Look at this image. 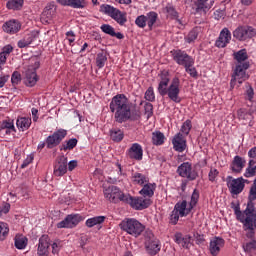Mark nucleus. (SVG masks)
Segmentation results:
<instances>
[{"instance_id": "nucleus-1", "label": "nucleus", "mask_w": 256, "mask_h": 256, "mask_svg": "<svg viewBox=\"0 0 256 256\" xmlns=\"http://www.w3.org/2000/svg\"><path fill=\"white\" fill-rule=\"evenodd\" d=\"M133 103L125 94H117L110 102V111L114 113L116 123H125V121H137L141 119V111L133 110Z\"/></svg>"}, {"instance_id": "nucleus-2", "label": "nucleus", "mask_w": 256, "mask_h": 256, "mask_svg": "<svg viewBox=\"0 0 256 256\" xmlns=\"http://www.w3.org/2000/svg\"><path fill=\"white\" fill-rule=\"evenodd\" d=\"M234 213L240 223H243L245 229L253 231L256 228V209L254 202H248L244 212H241L239 205L233 207Z\"/></svg>"}, {"instance_id": "nucleus-3", "label": "nucleus", "mask_w": 256, "mask_h": 256, "mask_svg": "<svg viewBox=\"0 0 256 256\" xmlns=\"http://www.w3.org/2000/svg\"><path fill=\"white\" fill-rule=\"evenodd\" d=\"M122 231L131 235V237H140V235L145 231V225L135 218H125L119 224Z\"/></svg>"}, {"instance_id": "nucleus-4", "label": "nucleus", "mask_w": 256, "mask_h": 256, "mask_svg": "<svg viewBox=\"0 0 256 256\" xmlns=\"http://www.w3.org/2000/svg\"><path fill=\"white\" fill-rule=\"evenodd\" d=\"M247 69H249V62H243V64H237L234 72L232 74V79L230 81L231 89H235V85L239 83L241 85L244 81L249 79L247 75Z\"/></svg>"}, {"instance_id": "nucleus-5", "label": "nucleus", "mask_w": 256, "mask_h": 256, "mask_svg": "<svg viewBox=\"0 0 256 256\" xmlns=\"http://www.w3.org/2000/svg\"><path fill=\"white\" fill-rule=\"evenodd\" d=\"M100 11L114 19L118 25H124L127 23V14L109 4L101 5Z\"/></svg>"}, {"instance_id": "nucleus-6", "label": "nucleus", "mask_w": 256, "mask_h": 256, "mask_svg": "<svg viewBox=\"0 0 256 256\" xmlns=\"http://www.w3.org/2000/svg\"><path fill=\"white\" fill-rule=\"evenodd\" d=\"M226 183L231 195H239L243 193L245 183H249V180L243 177L233 178V176H227Z\"/></svg>"}, {"instance_id": "nucleus-7", "label": "nucleus", "mask_w": 256, "mask_h": 256, "mask_svg": "<svg viewBox=\"0 0 256 256\" xmlns=\"http://www.w3.org/2000/svg\"><path fill=\"white\" fill-rule=\"evenodd\" d=\"M104 197L110 201V203H119V201L126 203V201H128V195H125L117 186L106 188L104 190Z\"/></svg>"}, {"instance_id": "nucleus-8", "label": "nucleus", "mask_w": 256, "mask_h": 256, "mask_svg": "<svg viewBox=\"0 0 256 256\" xmlns=\"http://www.w3.org/2000/svg\"><path fill=\"white\" fill-rule=\"evenodd\" d=\"M157 12H149L146 15H140L135 20V25L140 29H145L147 27L150 31L153 30V26L157 23Z\"/></svg>"}, {"instance_id": "nucleus-9", "label": "nucleus", "mask_w": 256, "mask_h": 256, "mask_svg": "<svg viewBox=\"0 0 256 256\" xmlns=\"http://www.w3.org/2000/svg\"><path fill=\"white\" fill-rule=\"evenodd\" d=\"M67 137V130L65 129H58L53 134L49 135L46 138V147L47 149H54L61 144V141Z\"/></svg>"}, {"instance_id": "nucleus-10", "label": "nucleus", "mask_w": 256, "mask_h": 256, "mask_svg": "<svg viewBox=\"0 0 256 256\" xmlns=\"http://www.w3.org/2000/svg\"><path fill=\"white\" fill-rule=\"evenodd\" d=\"M174 61L182 67H189V65H195V59L189 56L185 51L173 50L171 51Z\"/></svg>"}, {"instance_id": "nucleus-11", "label": "nucleus", "mask_w": 256, "mask_h": 256, "mask_svg": "<svg viewBox=\"0 0 256 256\" xmlns=\"http://www.w3.org/2000/svg\"><path fill=\"white\" fill-rule=\"evenodd\" d=\"M127 199L126 203H129L136 211H143V209H147L152 203L151 199L144 196L132 197L128 195Z\"/></svg>"}, {"instance_id": "nucleus-12", "label": "nucleus", "mask_w": 256, "mask_h": 256, "mask_svg": "<svg viewBox=\"0 0 256 256\" xmlns=\"http://www.w3.org/2000/svg\"><path fill=\"white\" fill-rule=\"evenodd\" d=\"M180 85L181 81L178 77H175L168 86L166 95H168L169 100L173 101L174 103H179L181 101V97L179 96V93H181V90L179 89Z\"/></svg>"}, {"instance_id": "nucleus-13", "label": "nucleus", "mask_w": 256, "mask_h": 256, "mask_svg": "<svg viewBox=\"0 0 256 256\" xmlns=\"http://www.w3.org/2000/svg\"><path fill=\"white\" fill-rule=\"evenodd\" d=\"M255 35V29L249 26H240L233 31V37L238 41H247V39H251Z\"/></svg>"}, {"instance_id": "nucleus-14", "label": "nucleus", "mask_w": 256, "mask_h": 256, "mask_svg": "<svg viewBox=\"0 0 256 256\" xmlns=\"http://www.w3.org/2000/svg\"><path fill=\"white\" fill-rule=\"evenodd\" d=\"M177 173L180 177H184V179H188L189 181H195L198 177L197 171L193 169V166L189 162L182 163L178 167Z\"/></svg>"}, {"instance_id": "nucleus-15", "label": "nucleus", "mask_w": 256, "mask_h": 256, "mask_svg": "<svg viewBox=\"0 0 256 256\" xmlns=\"http://www.w3.org/2000/svg\"><path fill=\"white\" fill-rule=\"evenodd\" d=\"M81 221H83V217H81V215L70 214V215L66 216V218L64 220H62L61 222H59L57 224V228L58 229H73V227H77V225H79V223H81Z\"/></svg>"}, {"instance_id": "nucleus-16", "label": "nucleus", "mask_w": 256, "mask_h": 256, "mask_svg": "<svg viewBox=\"0 0 256 256\" xmlns=\"http://www.w3.org/2000/svg\"><path fill=\"white\" fill-rule=\"evenodd\" d=\"M249 163L245 170L244 177L250 178L256 175V146L248 151Z\"/></svg>"}, {"instance_id": "nucleus-17", "label": "nucleus", "mask_w": 256, "mask_h": 256, "mask_svg": "<svg viewBox=\"0 0 256 256\" xmlns=\"http://www.w3.org/2000/svg\"><path fill=\"white\" fill-rule=\"evenodd\" d=\"M49 247H51V239L47 235H42L38 242V256H49Z\"/></svg>"}, {"instance_id": "nucleus-18", "label": "nucleus", "mask_w": 256, "mask_h": 256, "mask_svg": "<svg viewBox=\"0 0 256 256\" xmlns=\"http://www.w3.org/2000/svg\"><path fill=\"white\" fill-rule=\"evenodd\" d=\"M225 247V240L221 237H214L210 240L209 251L210 255L217 256L221 253V249Z\"/></svg>"}, {"instance_id": "nucleus-19", "label": "nucleus", "mask_w": 256, "mask_h": 256, "mask_svg": "<svg viewBox=\"0 0 256 256\" xmlns=\"http://www.w3.org/2000/svg\"><path fill=\"white\" fill-rule=\"evenodd\" d=\"M39 81V77L37 76V71L33 66L29 67L26 70L24 83L27 87H35L37 82Z\"/></svg>"}, {"instance_id": "nucleus-20", "label": "nucleus", "mask_w": 256, "mask_h": 256, "mask_svg": "<svg viewBox=\"0 0 256 256\" xmlns=\"http://www.w3.org/2000/svg\"><path fill=\"white\" fill-rule=\"evenodd\" d=\"M231 43V31H229L228 28H224L221 30L220 35L218 39L216 40V47H219L220 49H223L224 47H227Z\"/></svg>"}, {"instance_id": "nucleus-21", "label": "nucleus", "mask_w": 256, "mask_h": 256, "mask_svg": "<svg viewBox=\"0 0 256 256\" xmlns=\"http://www.w3.org/2000/svg\"><path fill=\"white\" fill-rule=\"evenodd\" d=\"M173 147L178 153H183L187 149V139L180 132L172 139Z\"/></svg>"}, {"instance_id": "nucleus-22", "label": "nucleus", "mask_w": 256, "mask_h": 256, "mask_svg": "<svg viewBox=\"0 0 256 256\" xmlns=\"http://www.w3.org/2000/svg\"><path fill=\"white\" fill-rule=\"evenodd\" d=\"M209 0H197L194 3V9L198 15H207V12L209 9L213 7L214 1H211L210 3H207Z\"/></svg>"}, {"instance_id": "nucleus-23", "label": "nucleus", "mask_w": 256, "mask_h": 256, "mask_svg": "<svg viewBox=\"0 0 256 256\" xmlns=\"http://www.w3.org/2000/svg\"><path fill=\"white\" fill-rule=\"evenodd\" d=\"M128 157L135 159V161H141L143 159V146L139 143H134L128 149Z\"/></svg>"}, {"instance_id": "nucleus-24", "label": "nucleus", "mask_w": 256, "mask_h": 256, "mask_svg": "<svg viewBox=\"0 0 256 256\" xmlns=\"http://www.w3.org/2000/svg\"><path fill=\"white\" fill-rule=\"evenodd\" d=\"M157 184L155 182L150 183L149 181L142 185V189L139 191V195L146 199H151L155 195Z\"/></svg>"}, {"instance_id": "nucleus-25", "label": "nucleus", "mask_w": 256, "mask_h": 256, "mask_svg": "<svg viewBox=\"0 0 256 256\" xmlns=\"http://www.w3.org/2000/svg\"><path fill=\"white\" fill-rule=\"evenodd\" d=\"M67 173V158L60 157L54 165L55 177H63Z\"/></svg>"}, {"instance_id": "nucleus-26", "label": "nucleus", "mask_w": 256, "mask_h": 256, "mask_svg": "<svg viewBox=\"0 0 256 256\" xmlns=\"http://www.w3.org/2000/svg\"><path fill=\"white\" fill-rule=\"evenodd\" d=\"M63 7H72V9H85L87 2L85 0H56Z\"/></svg>"}, {"instance_id": "nucleus-27", "label": "nucleus", "mask_w": 256, "mask_h": 256, "mask_svg": "<svg viewBox=\"0 0 256 256\" xmlns=\"http://www.w3.org/2000/svg\"><path fill=\"white\" fill-rule=\"evenodd\" d=\"M169 81H171L169 73H162L161 80L158 85V93L161 97H165V95H167V91L169 90Z\"/></svg>"}, {"instance_id": "nucleus-28", "label": "nucleus", "mask_w": 256, "mask_h": 256, "mask_svg": "<svg viewBox=\"0 0 256 256\" xmlns=\"http://www.w3.org/2000/svg\"><path fill=\"white\" fill-rule=\"evenodd\" d=\"M11 133H16L15 123L13 120H3L0 122V135H11Z\"/></svg>"}, {"instance_id": "nucleus-29", "label": "nucleus", "mask_w": 256, "mask_h": 256, "mask_svg": "<svg viewBox=\"0 0 256 256\" xmlns=\"http://www.w3.org/2000/svg\"><path fill=\"white\" fill-rule=\"evenodd\" d=\"M247 161L241 156H235L230 165V169L233 173H241L245 168Z\"/></svg>"}, {"instance_id": "nucleus-30", "label": "nucleus", "mask_w": 256, "mask_h": 256, "mask_svg": "<svg viewBox=\"0 0 256 256\" xmlns=\"http://www.w3.org/2000/svg\"><path fill=\"white\" fill-rule=\"evenodd\" d=\"M174 208L179 213L180 217H187V215L193 211V208L189 205V203H187L186 200L177 202Z\"/></svg>"}, {"instance_id": "nucleus-31", "label": "nucleus", "mask_w": 256, "mask_h": 256, "mask_svg": "<svg viewBox=\"0 0 256 256\" xmlns=\"http://www.w3.org/2000/svg\"><path fill=\"white\" fill-rule=\"evenodd\" d=\"M55 16V4H48L41 15L42 23H51V19Z\"/></svg>"}, {"instance_id": "nucleus-32", "label": "nucleus", "mask_w": 256, "mask_h": 256, "mask_svg": "<svg viewBox=\"0 0 256 256\" xmlns=\"http://www.w3.org/2000/svg\"><path fill=\"white\" fill-rule=\"evenodd\" d=\"M174 241L184 249H189V247H191V235L183 236V234L177 232L174 235Z\"/></svg>"}, {"instance_id": "nucleus-33", "label": "nucleus", "mask_w": 256, "mask_h": 256, "mask_svg": "<svg viewBox=\"0 0 256 256\" xmlns=\"http://www.w3.org/2000/svg\"><path fill=\"white\" fill-rule=\"evenodd\" d=\"M20 29L21 23L17 20H10L3 25V31H5V33H10V35L18 33Z\"/></svg>"}, {"instance_id": "nucleus-34", "label": "nucleus", "mask_w": 256, "mask_h": 256, "mask_svg": "<svg viewBox=\"0 0 256 256\" xmlns=\"http://www.w3.org/2000/svg\"><path fill=\"white\" fill-rule=\"evenodd\" d=\"M101 31L106 35H110V37H116V39H124L125 36L121 32H115V28L109 24H103L100 27Z\"/></svg>"}, {"instance_id": "nucleus-35", "label": "nucleus", "mask_w": 256, "mask_h": 256, "mask_svg": "<svg viewBox=\"0 0 256 256\" xmlns=\"http://www.w3.org/2000/svg\"><path fill=\"white\" fill-rule=\"evenodd\" d=\"M35 39H37V34L35 32H31V33L27 34L23 39L18 41V47L20 49L29 47V45H31L32 42L35 41Z\"/></svg>"}, {"instance_id": "nucleus-36", "label": "nucleus", "mask_w": 256, "mask_h": 256, "mask_svg": "<svg viewBox=\"0 0 256 256\" xmlns=\"http://www.w3.org/2000/svg\"><path fill=\"white\" fill-rule=\"evenodd\" d=\"M145 245L149 255H157V253L161 251V246L157 240L146 241Z\"/></svg>"}, {"instance_id": "nucleus-37", "label": "nucleus", "mask_w": 256, "mask_h": 256, "mask_svg": "<svg viewBox=\"0 0 256 256\" xmlns=\"http://www.w3.org/2000/svg\"><path fill=\"white\" fill-rule=\"evenodd\" d=\"M239 121H251L253 119V112L247 108H240L237 111Z\"/></svg>"}, {"instance_id": "nucleus-38", "label": "nucleus", "mask_w": 256, "mask_h": 256, "mask_svg": "<svg viewBox=\"0 0 256 256\" xmlns=\"http://www.w3.org/2000/svg\"><path fill=\"white\" fill-rule=\"evenodd\" d=\"M132 182L134 185H145V183H149V177L145 176V174H141L139 172H135L132 174Z\"/></svg>"}, {"instance_id": "nucleus-39", "label": "nucleus", "mask_w": 256, "mask_h": 256, "mask_svg": "<svg viewBox=\"0 0 256 256\" xmlns=\"http://www.w3.org/2000/svg\"><path fill=\"white\" fill-rule=\"evenodd\" d=\"M124 137L125 133H123V130L119 128H113L112 130H110V139H112V141H114L115 143H121Z\"/></svg>"}, {"instance_id": "nucleus-40", "label": "nucleus", "mask_w": 256, "mask_h": 256, "mask_svg": "<svg viewBox=\"0 0 256 256\" xmlns=\"http://www.w3.org/2000/svg\"><path fill=\"white\" fill-rule=\"evenodd\" d=\"M16 125L19 131H27L31 127V118L22 117L18 118L16 121Z\"/></svg>"}, {"instance_id": "nucleus-41", "label": "nucleus", "mask_w": 256, "mask_h": 256, "mask_svg": "<svg viewBox=\"0 0 256 256\" xmlns=\"http://www.w3.org/2000/svg\"><path fill=\"white\" fill-rule=\"evenodd\" d=\"M233 55H234V59L237 61L238 65H243V63H247V59H249L246 49L239 50L238 52L234 53Z\"/></svg>"}, {"instance_id": "nucleus-42", "label": "nucleus", "mask_w": 256, "mask_h": 256, "mask_svg": "<svg viewBox=\"0 0 256 256\" xmlns=\"http://www.w3.org/2000/svg\"><path fill=\"white\" fill-rule=\"evenodd\" d=\"M105 216H95L86 220V227H95L96 225H102L105 223Z\"/></svg>"}, {"instance_id": "nucleus-43", "label": "nucleus", "mask_w": 256, "mask_h": 256, "mask_svg": "<svg viewBox=\"0 0 256 256\" xmlns=\"http://www.w3.org/2000/svg\"><path fill=\"white\" fill-rule=\"evenodd\" d=\"M77 139L76 138H71L67 141H65L61 146H60V151H71L77 147Z\"/></svg>"}, {"instance_id": "nucleus-44", "label": "nucleus", "mask_w": 256, "mask_h": 256, "mask_svg": "<svg viewBox=\"0 0 256 256\" xmlns=\"http://www.w3.org/2000/svg\"><path fill=\"white\" fill-rule=\"evenodd\" d=\"M153 145H163L165 143V134L162 132H153L152 134Z\"/></svg>"}, {"instance_id": "nucleus-45", "label": "nucleus", "mask_w": 256, "mask_h": 256, "mask_svg": "<svg viewBox=\"0 0 256 256\" xmlns=\"http://www.w3.org/2000/svg\"><path fill=\"white\" fill-rule=\"evenodd\" d=\"M23 0H9L6 4L7 9H12L13 11H18L23 7Z\"/></svg>"}, {"instance_id": "nucleus-46", "label": "nucleus", "mask_w": 256, "mask_h": 256, "mask_svg": "<svg viewBox=\"0 0 256 256\" xmlns=\"http://www.w3.org/2000/svg\"><path fill=\"white\" fill-rule=\"evenodd\" d=\"M9 235V224L0 221V241H5Z\"/></svg>"}, {"instance_id": "nucleus-47", "label": "nucleus", "mask_w": 256, "mask_h": 256, "mask_svg": "<svg viewBox=\"0 0 256 256\" xmlns=\"http://www.w3.org/2000/svg\"><path fill=\"white\" fill-rule=\"evenodd\" d=\"M15 247H16V249H25L27 247V237L16 236L15 237Z\"/></svg>"}, {"instance_id": "nucleus-48", "label": "nucleus", "mask_w": 256, "mask_h": 256, "mask_svg": "<svg viewBox=\"0 0 256 256\" xmlns=\"http://www.w3.org/2000/svg\"><path fill=\"white\" fill-rule=\"evenodd\" d=\"M107 63V55L105 53H99L96 57V65L99 69H103Z\"/></svg>"}, {"instance_id": "nucleus-49", "label": "nucleus", "mask_w": 256, "mask_h": 256, "mask_svg": "<svg viewBox=\"0 0 256 256\" xmlns=\"http://www.w3.org/2000/svg\"><path fill=\"white\" fill-rule=\"evenodd\" d=\"M179 217H181V214H179V212L174 208L169 218L171 225H177V223L179 222Z\"/></svg>"}, {"instance_id": "nucleus-50", "label": "nucleus", "mask_w": 256, "mask_h": 256, "mask_svg": "<svg viewBox=\"0 0 256 256\" xmlns=\"http://www.w3.org/2000/svg\"><path fill=\"white\" fill-rule=\"evenodd\" d=\"M144 98L150 103H153V101H155V91L153 90V87H149L146 90Z\"/></svg>"}, {"instance_id": "nucleus-51", "label": "nucleus", "mask_w": 256, "mask_h": 256, "mask_svg": "<svg viewBox=\"0 0 256 256\" xmlns=\"http://www.w3.org/2000/svg\"><path fill=\"white\" fill-rule=\"evenodd\" d=\"M243 250L245 251V253H251V251H255L256 249V241L252 240L246 244H243Z\"/></svg>"}, {"instance_id": "nucleus-52", "label": "nucleus", "mask_w": 256, "mask_h": 256, "mask_svg": "<svg viewBox=\"0 0 256 256\" xmlns=\"http://www.w3.org/2000/svg\"><path fill=\"white\" fill-rule=\"evenodd\" d=\"M197 37H199V30L193 29L192 31L189 32L186 41L187 43H193V41H195V39H197Z\"/></svg>"}, {"instance_id": "nucleus-53", "label": "nucleus", "mask_w": 256, "mask_h": 256, "mask_svg": "<svg viewBox=\"0 0 256 256\" xmlns=\"http://www.w3.org/2000/svg\"><path fill=\"white\" fill-rule=\"evenodd\" d=\"M145 115H147V119H151L153 117V104L150 102H146L144 105Z\"/></svg>"}, {"instance_id": "nucleus-54", "label": "nucleus", "mask_w": 256, "mask_h": 256, "mask_svg": "<svg viewBox=\"0 0 256 256\" xmlns=\"http://www.w3.org/2000/svg\"><path fill=\"white\" fill-rule=\"evenodd\" d=\"M191 127H192L191 120H186V121L182 124L181 132H182L184 135H189V132L191 131Z\"/></svg>"}, {"instance_id": "nucleus-55", "label": "nucleus", "mask_w": 256, "mask_h": 256, "mask_svg": "<svg viewBox=\"0 0 256 256\" xmlns=\"http://www.w3.org/2000/svg\"><path fill=\"white\" fill-rule=\"evenodd\" d=\"M195 64H190L189 66L184 67L186 73H188L190 75V77L196 78L198 73H197V69L194 66Z\"/></svg>"}, {"instance_id": "nucleus-56", "label": "nucleus", "mask_w": 256, "mask_h": 256, "mask_svg": "<svg viewBox=\"0 0 256 256\" xmlns=\"http://www.w3.org/2000/svg\"><path fill=\"white\" fill-rule=\"evenodd\" d=\"M199 201V191L194 190L191 196V200L190 203H188L192 208L195 207V205H197Z\"/></svg>"}, {"instance_id": "nucleus-57", "label": "nucleus", "mask_w": 256, "mask_h": 256, "mask_svg": "<svg viewBox=\"0 0 256 256\" xmlns=\"http://www.w3.org/2000/svg\"><path fill=\"white\" fill-rule=\"evenodd\" d=\"M166 13H168V17H171V19H177L178 17L177 11L171 5L166 6Z\"/></svg>"}, {"instance_id": "nucleus-58", "label": "nucleus", "mask_w": 256, "mask_h": 256, "mask_svg": "<svg viewBox=\"0 0 256 256\" xmlns=\"http://www.w3.org/2000/svg\"><path fill=\"white\" fill-rule=\"evenodd\" d=\"M217 177H219V170H217L216 168H211L208 174L209 181L213 183L215 182V179H217Z\"/></svg>"}, {"instance_id": "nucleus-59", "label": "nucleus", "mask_w": 256, "mask_h": 256, "mask_svg": "<svg viewBox=\"0 0 256 256\" xmlns=\"http://www.w3.org/2000/svg\"><path fill=\"white\" fill-rule=\"evenodd\" d=\"M33 159H35L33 154L28 155L26 157V159L23 161V163L21 164L20 168L25 169L26 167H29V165H31V163H33Z\"/></svg>"}, {"instance_id": "nucleus-60", "label": "nucleus", "mask_w": 256, "mask_h": 256, "mask_svg": "<svg viewBox=\"0 0 256 256\" xmlns=\"http://www.w3.org/2000/svg\"><path fill=\"white\" fill-rule=\"evenodd\" d=\"M11 81H12V85H19V83H21V74L19 72L15 71L12 74Z\"/></svg>"}, {"instance_id": "nucleus-61", "label": "nucleus", "mask_w": 256, "mask_h": 256, "mask_svg": "<svg viewBox=\"0 0 256 256\" xmlns=\"http://www.w3.org/2000/svg\"><path fill=\"white\" fill-rule=\"evenodd\" d=\"M11 211V204L5 203L2 207H0V217H3V215H7Z\"/></svg>"}, {"instance_id": "nucleus-62", "label": "nucleus", "mask_w": 256, "mask_h": 256, "mask_svg": "<svg viewBox=\"0 0 256 256\" xmlns=\"http://www.w3.org/2000/svg\"><path fill=\"white\" fill-rule=\"evenodd\" d=\"M214 19L219 21V19H225V8L218 9L214 12Z\"/></svg>"}, {"instance_id": "nucleus-63", "label": "nucleus", "mask_w": 256, "mask_h": 256, "mask_svg": "<svg viewBox=\"0 0 256 256\" xmlns=\"http://www.w3.org/2000/svg\"><path fill=\"white\" fill-rule=\"evenodd\" d=\"M61 250V241H55L52 244V253L53 255L59 254V251Z\"/></svg>"}, {"instance_id": "nucleus-64", "label": "nucleus", "mask_w": 256, "mask_h": 256, "mask_svg": "<svg viewBox=\"0 0 256 256\" xmlns=\"http://www.w3.org/2000/svg\"><path fill=\"white\" fill-rule=\"evenodd\" d=\"M66 37L69 41V45L73 47V43H75V32L73 31L66 32Z\"/></svg>"}]
</instances>
